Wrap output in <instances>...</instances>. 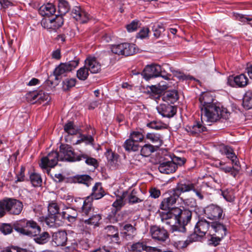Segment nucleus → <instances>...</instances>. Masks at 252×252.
<instances>
[{
  "label": "nucleus",
  "mask_w": 252,
  "mask_h": 252,
  "mask_svg": "<svg viewBox=\"0 0 252 252\" xmlns=\"http://www.w3.org/2000/svg\"><path fill=\"white\" fill-rule=\"evenodd\" d=\"M210 189L211 188L205 182H202L200 185H195L193 184H178L173 190V194L162 200L159 208L164 211H171L175 209L174 206L181 194L190 190H192L195 193L199 199L202 200L208 195Z\"/></svg>",
  "instance_id": "1"
},
{
  "label": "nucleus",
  "mask_w": 252,
  "mask_h": 252,
  "mask_svg": "<svg viewBox=\"0 0 252 252\" xmlns=\"http://www.w3.org/2000/svg\"><path fill=\"white\" fill-rule=\"evenodd\" d=\"M14 229L18 232L30 237H34V241L40 245L47 243L50 236L47 232L39 234L41 231L40 227L32 220L25 219L15 221L14 224Z\"/></svg>",
  "instance_id": "2"
},
{
  "label": "nucleus",
  "mask_w": 252,
  "mask_h": 252,
  "mask_svg": "<svg viewBox=\"0 0 252 252\" xmlns=\"http://www.w3.org/2000/svg\"><path fill=\"white\" fill-rule=\"evenodd\" d=\"M211 230V224L205 219H200L195 225L194 232L190 234L185 241L183 240L184 236L179 240L175 239L174 246L180 249L186 247L192 242L200 241L206 233L209 234Z\"/></svg>",
  "instance_id": "3"
},
{
  "label": "nucleus",
  "mask_w": 252,
  "mask_h": 252,
  "mask_svg": "<svg viewBox=\"0 0 252 252\" xmlns=\"http://www.w3.org/2000/svg\"><path fill=\"white\" fill-rule=\"evenodd\" d=\"M106 193L102 187L101 183L97 182L95 184L92 189V192L90 196L85 198H78L75 200V202H79L82 205L79 210L80 213L83 215H89L94 210L93 206V199L98 200L102 198Z\"/></svg>",
  "instance_id": "4"
},
{
  "label": "nucleus",
  "mask_w": 252,
  "mask_h": 252,
  "mask_svg": "<svg viewBox=\"0 0 252 252\" xmlns=\"http://www.w3.org/2000/svg\"><path fill=\"white\" fill-rule=\"evenodd\" d=\"M159 217L161 222L171 227V230L172 232H174V236H172L173 242L175 240L176 236H180L179 239L182 238L183 236V234L181 233H185L186 231V228L184 227L178 228V226L176 224V219L174 214V209L171 211H167V212H159Z\"/></svg>",
  "instance_id": "5"
},
{
  "label": "nucleus",
  "mask_w": 252,
  "mask_h": 252,
  "mask_svg": "<svg viewBox=\"0 0 252 252\" xmlns=\"http://www.w3.org/2000/svg\"><path fill=\"white\" fill-rule=\"evenodd\" d=\"M227 229L225 226L218 221L211 223V230L209 231L211 236L209 239L210 244L217 246L220 244L222 239L226 234Z\"/></svg>",
  "instance_id": "6"
},
{
  "label": "nucleus",
  "mask_w": 252,
  "mask_h": 252,
  "mask_svg": "<svg viewBox=\"0 0 252 252\" xmlns=\"http://www.w3.org/2000/svg\"><path fill=\"white\" fill-rule=\"evenodd\" d=\"M200 110H224L220 103L214 102V96L210 92H204L199 96Z\"/></svg>",
  "instance_id": "7"
},
{
  "label": "nucleus",
  "mask_w": 252,
  "mask_h": 252,
  "mask_svg": "<svg viewBox=\"0 0 252 252\" xmlns=\"http://www.w3.org/2000/svg\"><path fill=\"white\" fill-rule=\"evenodd\" d=\"M80 152L75 153L70 145L62 144L60 146L61 159L69 162L80 161Z\"/></svg>",
  "instance_id": "8"
},
{
  "label": "nucleus",
  "mask_w": 252,
  "mask_h": 252,
  "mask_svg": "<svg viewBox=\"0 0 252 252\" xmlns=\"http://www.w3.org/2000/svg\"><path fill=\"white\" fill-rule=\"evenodd\" d=\"M175 217L176 219V224L178 226V228L181 227H185V226L190 221L192 213L188 209L182 210L178 207L174 209Z\"/></svg>",
  "instance_id": "9"
},
{
  "label": "nucleus",
  "mask_w": 252,
  "mask_h": 252,
  "mask_svg": "<svg viewBox=\"0 0 252 252\" xmlns=\"http://www.w3.org/2000/svg\"><path fill=\"white\" fill-rule=\"evenodd\" d=\"M82 217H88L87 219H82V223L84 227L87 229H94L99 226L100 220L102 219L101 215L96 212H94V209L89 215H83L80 213Z\"/></svg>",
  "instance_id": "10"
},
{
  "label": "nucleus",
  "mask_w": 252,
  "mask_h": 252,
  "mask_svg": "<svg viewBox=\"0 0 252 252\" xmlns=\"http://www.w3.org/2000/svg\"><path fill=\"white\" fill-rule=\"evenodd\" d=\"M63 24V19L61 16L56 15L54 18H43L41 21L42 27L48 30L56 31Z\"/></svg>",
  "instance_id": "11"
},
{
  "label": "nucleus",
  "mask_w": 252,
  "mask_h": 252,
  "mask_svg": "<svg viewBox=\"0 0 252 252\" xmlns=\"http://www.w3.org/2000/svg\"><path fill=\"white\" fill-rule=\"evenodd\" d=\"M6 211L9 214L14 215H19L23 208V203L17 199L13 198L5 199Z\"/></svg>",
  "instance_id": "12"
},
{
  "label": "nucleus",
  "mask_w": 252,
  "mask_h": 252,
  "mask_svg": "<svg viewBox=\"0 0 252 252\" xmlns=\"http://www.w3.org/2000/svg\"><path fill=\"white\" fill-rule=\"evenodd\" d=\"M58 160V153L56 151H52L47 156L41 158L39 165L43 169L53 168L57 164Z\"/></svg>",
  "instance_id": "13"
},
{
  "label": "nucleus",
  "mask_w": 252,
  "mask_h": 252,
  "mask_svg": "<svg viewBox=\"0 0 252 252\" xmlns=\"http://www.w3.org/2000/svg\"><path fill=\"white\" fill-rule=\"evenodd\" d=\"M49 95L42 90H35L26 94V99L30 103L34 104L36 102L41 103V101L47 100Z\"/></svg>",
  "instance_id": "14"
},
{
  "label": "nucleus",
  "mask_w": 252,
  "mask_h": 252,
  "mask_svg": "<svg viewBox=\"0 0 252 252\" xmlns=\"http://www.w3.org/2000/svg\"><path fill=\"white\" fill-rule=\"evenodd\" d=\"M150 234L153 239L160 242H165L169 238L167 231L157 225L151 226Z\"/></svg>",
  "instance_id": "15"
},
{
  "label": "nucleus",
  "mask_w": 252,
  "mask_h": 252,
  "mask_svg": "<svg viewBox=\"0 0 252 252\" xmlns=\"http://www.w3.org/2000/svg\"><path fill=\"white\" fill-rule=\"evenodd\" d=\"M178 92L176 90H170L164 92L163 94L162 100L167 103L168 105L165 108L162 107L161 110H163L164 109L174 110L175 106L171 105L169 104H173L178 99Z\"/></svg>",
  "instance_id": "16"
},
{
  "label": "nucleus",
  "mask_w": 252,
  "mask_h": 252,
  "mask_svg": "<svg viewBox=\"0 0 252 252\" xmlns=\"http://www.w3.org/2000/svg\"><path fill=\"white\" fill-rule=\"evenodd\" d=\"M67 241V235L65 230H58L52 236V245L55 247L64 246Z\"/></svg>",
  "instance_id": "17"
},
{
  "label": "nucleus",
  "mask_w": 252,
  "mask_h": 252,
  "mask_svg": "<svg viewBox=\"0 0 252 252\" xmlns=\"http://www.w3.org/2000/svg\"><path fill=\"white\" fill-rule=\"evenodd\" d=\"M143 77L147 80L152 78L160 76L161 73V67L158 64L147 65L143 71Z\"/></svg>",
  "instance_id": "18"
},
{
  "label": "nucleus",
  "mask_w": 252,
  "mask_h": 252,
  "mask_svg": "<svg viewBox=\"0 0 252 252\" xmlns=\"http://www.w3.org/2000/svg\"><path fill=\"white\" fill-rule=\"evenodd\" d=\"M204 212L208 219L216 220L221 218L223 211L218 205L211 204L205 208Z\"/></svg>",
  "instance_id": "19"
},
{
  "label": "nucleus",
  "mask_w": 252,
  "mask_h": 252,
  "mask_svg": "<svg viewBox=\"0 0 252 252\" xmlns=\"http://www.w3.org/2000/svg\"><path fill=\"white\" fill-rule=\"evenodd\" d=\"M85 65L92 73H97L101 70V64L95 57H87L85 60Z\"/></svg>",
  "instance_id": "20"
},
{
  "label": "nucleus",
  "mask_w": 252,
  "mask_h": 252,
  "mask_svg": "<svg viewBox=\"0 0 252 252\" xmlns=\"http://www.w3.org/2000/svg\"><path fill=\"white\" fill-rule=\"evenodd\" d=\"M72 17L80 23H87L90 18V15L80 7L76 6L71 12Z\"/></svg>",
  "instance_id": "21"
},
{
  "label": "nucleus",
  "mask_w": 252,
  "mask_h": 252,
  "mask_svg": "<svg viewBox=\"0 0 252 252\" xmlns=\"http://www.w3.org/2000/svg\"><path fill=\"white\" fill-rule=\"evenodd\" d=\"M158 169L161 173L169 174L175 172L177 169V166L171 160H164L159 161Z\"/></svg>",
  "instance_id": "22"
},
{
  "label": "nucleus",
  "mask_w": 252,
  "mask_h": 252,
  "mask_svg": "<svg viewBox=\"0 0 252 252\" xmlns=\"http://www.w3.org/2000/svg\"><path fill=\"white\" fill-rule=\"evenodd\" d=\"M186 129L190 134L196 136L201 132L206 131L207 128L203 125L202 121H196L192 125L187 126Z\"/></svg>",
  "instance_id": "23"
},
{
  "label": "nucleus",
  "mask_w": 252,
  "mask_h": 252,
  "mask_svg": "<svg viewBox=\"0 0 252 252\" xmlns=\"http://www.w3.org/2000/svg\"><path fill=\"white\" fill-rule=\"evenodd\" d=\"M61 216V221L67 220L69 222L73 223L76 220L78 216L77 211L72 208H66L63 209L60 214Z\"/></svg>",
  "instance_id": "24"
},
{
  "label": "nucleus",
  "mask_w": 252,
  "mask_h": 252,
  "mask_svg": "<svg viewBox=\"0 0 252 252\" xmlns=\"http://www.w3.org/2000/svg\"><path fill=\"white\" fill-rule=\"evenodd\" d=\"M248 78L244 74H241L234 77H229L228 79V83L230 86H233V85L231 83L234 82L239 87H245L248 85Z\"/></svg>",
  "instance_id": "25"
},
{
  "label": "nucleus",
  "mask_w": 252,
  "mask_h": 252,
  "mask_svg": "<svg viewBox=\"0 0 252 252\" xmlns=\"http://www.w3.org/2000/svg\"><path fill=\"white\" fill-rule=\"evenodd\" d=\"M106 238L110 240L112 243H118L120 238L118 229L112 225H108L105 228Z\"/></svg>",
  "instance_id": "26"
},
{
  "label": "nucleus",
  "mask_w": 252,
  "mask_h": 252,
  "mask_svg": "<svg viewBox=\"0 0 252 252\" xmlns=\"http://www.w3.org/2000/svg\"><path fill=\"white\" fill-rule=\"evenodd\" d=\"M222 111H204V114L202 112L201 114V119H206L208 123H214L217 122L220 118L221 112Z\"/></svg>",
  "instance_id": "27"
},
{
  "label": "nucleus",
  "mask_w": 252,
  "mask_h": 252,
  "mask_svg": "<svg viewBox=\"0 0 252 252\" xmlns=\"http://www.w3.org/2000/svg\"><path fill=\"white\" fill-rule=\"evenodd\" d=\"M55 6L51 3H47L42 5L38 9L39 13L42 16L49 17L56 12Z\"/></svg>",
  "instance_id": "28"
},
{
  "label": "nucleus",
  "mask_w": 252,
  "mask_h": 252,
  "mask_svg": "<svg viewBox=\"0 0 252 252\" xmlns=\"http://www.w3.org/2000/svg\"><path fill=\"white\" fill-rule=\"evenodd\" d=\"M121 234L126 240H131L136 234V228L131 224H126L124 225Z\"/></svg>",
  "instance_id": "29"
},
{
  "label": "nucleus",
  "mask_w": 252,
  "mask_h": 252,
  "mask_svg": "<svg viewBox=\"0 0 252 252\" xmlns=\"http://www.w3.org/2000/svg\"><path fill=\"white\" fill-rule=\"evenodd\" d=\"M146 138L155 145L154 147L159 148L163 144L162 137L159 134L148 133L146 134Z\"/></svg>",
  "instance_id": "30"
},
{
  "label": "nucleus",
  "mask_w": 252,
  "mask_h": 252,
  "mask_svg": "<svg viewBox=\"0 0 252 252\" xmlns=\"http://www.w3.org/2000/svg\"><path fill=\"white\" fill-rule=\"evenodd\" d=\"M80 161L83 159L85 160V163L90 166H93L94 168L98 166V163L97 160L93 158L90 157L87 154L83 152H80L79 158Z\"/></svg>",
  "instance_id": "31"
},
{
  "label": "nucleus",
  "mask_w": 252,
  "mask_h": 252,
  "mask_svg": "<svg viewBox=\"0 0 252 252\" xmlns=\"http://www.w3.org/2000/svg\"><path fill=\"white\" fill-rule=\"evenodd\" d=\"M105 155L107 158L108 163L113 166L116 167L117 165L119 155L113 152L111 150L107 149Z\"/></svg>",
  "instance_id": "32"
},
{
  "label": "nucleus",
  "mask_w": 252,
  "mask_h": 252,
  "mask_svg": "<svg viewBox=\"0 0 252 252\" xmlns=\"http://www.w3.org/2000/svg\"><path fill=\"white\" fill-rule=\"evenodd\" d=\"M243 106L246 109H252V91H247L243 99Z\"/></svg>",
  "instance_id": "33"
},
{
  "label": "nucleus",
  "mask_w": 252,
  "mask_h": 252,
  "mask_svg": "<svg viewBox=\"0 0 252 252\" xmlns=\"http://www.w3.org/2000/svg\"><path fill=\"white\" fill-rule=\"evenodd\" d=\"M70 8L68 2L65 0H60L58 3V15L61 16L63 17L67 13Z\"/></svg>",
  "instance_id": "34"
},
{
  "label": "nucleus",
  "mask_w": 252,
  "mask_h": 252,
  "mask_svg": "<svg viewBox=\"0 0 252 252\" xmlns=\"http://www.w3.org/2000/svg\"><path fill=\"white\" fill-rule=\"evenodd\" d=\"M124 147L126 151L134 152L138 151L140 148L138 143L130 138L125 142Z\"/></svg>",
  "instance_id": "35"
},
{
  "label": "nucleus",
  "mask_w": 252,
  "mask_h": 252,
  "mask_svg": "<svg viewBox=\"0 0 252 252\" xmlns=\"http://www.w3.org/2000/svg\"><path fill=\"white\" fill-rule=\"evenodd\" d=\"M123 55L131 56L137 52L135 45L128 43H123Z\"/></svg>",
  "instance_id": "36"
},
{
  "label": "nucleus",
  "mask_w": 252,
  "mask_h": 252,
  "mask_svg": "<svg viewBox=\"0 0 252 252\" xmlns=\"http://www.w3.org/2000/svg\"><path fill=\"white\" fill-rule=\"evenodd\" d=\"M30 179L32 186L34 187H39L42 185V179L38 173H32L30 175Z\"/></svg>",
  "instance_id": "37"
},
{
  "label": "nucleus",
  "mask_w": 252,
  "mask_h": 252,
  "mask_svg": "<svg viewBox=\"0 0 252 252\" xmlns=\"http://www.w3.org/2000/svg\"><path fill=\"white\" fill-rule=\"evenodd\" d=\"M60 209V206L57 202L52 201L49 203L48 206V211L49 214L52 216H56L58 215L60 216L59 211Z\"/></svg>",
  "instance_id": "38"
},
{
  "label": "nucleus",
  "mask_w": 252,
  "mask_h": 252,
  "mask_svg": "<svg viewBox=\"0 0 252 252\" xmlns=\"http://www.w3.org/2000/svg\"><path fill=\"white\" fill-rule=\"evenodd\" d=\"M155 151L156 149L154 146L151 144H146L141 147L140 153L141 155L143 157H147L151 155V154Z\"/></svg>",
  "instance_id": "39"
},
{
  "label": "nucleus",
  "mask_w": 252,
  "mask_h": 252,
  "mask_svg": "<svg viewBox=\"0 0 252 252\" xmlns=\"http://www.w3.org/2000/svg\"><path fill=\"white\" fill-rule=\"evenodd\" d=\"M69 72L64 63H60L54 70V74L55 79L58 80L59 77L66 72Z\"/></svg>",
  "instance_id": "40"
},
{
  "label": "nucleus",
  "mask_w": 252,
  "mask_h": 252,
  "mask_svg": "<svg viewBox=\"0 0 252 252\" xmlns=\"http://www.w3.org/2000/svg\"><path fill=\"white\" fill-rule=\"evenodd\" d=\"M64 131L69 135L76 134L78 129L74 126L72 122H69L65 124L63 126Z\"/></svg>",
  "instance_id": "41"
},
{
  "label": "nucleus",
  "mask_w": 252,
  "mask_h": 252,
  "mask_svg": "<svg viewBox=\"0 0 252 252\" xmlns=\"http://www.w3.org/2000/svg\"><path fill=\"white\" fill-rule=\"evenodd\" d=\"M89 70L84 64L83 67H81L77 70L76 73L77 78L80 80H86L89 75Z\"/></svg>",
  "instance_id": "42"
},
{
  "label": "nucleus",
  "mask_w": 252,
  "mask_h": 252,
  "mask_svg": "<svg viewBox=\"0 0 252 252\" xmlns=\"http://www.w3.org/2000/svg\"><path fill=\"white\" fill-rule=\"evenodd\" d=\"M221 195L227 202H233L235 200L234 193L232 189H226L222 190Z\"/></svg>",
  "instance_id": "43"
},
{
  "label": "nucleus",
  "mask_w": 252,
  "mask_h": 252,
  "mask_svg": "<svg viewBox=\"0 0 252 252\" xmlns=\"http://www.w3.org/2000/svg\"><path fill=\"white\" fill-rule=\"evenodd\" d=\"M126 193H127L126 192L125 193L124 192L122 196L117 197L116 200L113 202L112 206L117 211L120 210L125 204L124 199L125 198V195Z\"/></svg>",
  "instance_id": "44"
},
{
  "label": "nucleus",
  "mask_w": 252,
  "mask_h": 252,
  "mask_svg": "<svg viewBox=\"0 0 252 252\" xmlns=\"http://www.w3.org/2000/svg\"><path fill=\"white\" fill-rule=\"evenodd\" d=\"M57 216H52L49 214L48 217L45 218L44 223L49 227H55L59 225L57 222Z\"/></svg>",
  "instance_id": "45"
},
{
  "label": "nucleus",
  "mask_w": 252,
  "mask_h": 252,
  "mask_svg": "<svg viewBox=\"0 0 252 252\" xmlns=\"http://www.w3.org/2000/svg\"><path fill=\"white\" fill-rule=\"evenodd\" d=\"M147 126L152 129L161 130L166 128V125L160 122L152 121L147 124Z\"/></svg>",
  "instance_id": "46"
},
{
  "label": "nucleus",
  "mask_w": 252,
  "mask_h": 252,
  "mask_svg": "<svg viewBox=\"0 0 252 252\" xmlns=\"http://www.w3.org/2000/svg\"><path fill=\"white\" fill-rule=\"evenodd\" d=\"M76 80L74 78H66L63 82V89L64 91H67L72 87L75 86Z\"/></svg>",
  "instance_id": "47"
},
{
  "label": "nucleus",
  "mask_w": 252,
  "mask_h": 252,
  "mask_svg": "<svg viewBox=\"0 0 252 252\" xmlns=\"http://www.w3.org/2000/svg\"><path fill=\"white\" fill-rule=\"evenodd\" d=\"M149 89L148 90V92L152 95H158L157 97L159 96V95L161 94L163 92V89L161 88L160 85H152L149 87Z\"/></svg>",
  "instance_id": "48"
},
{
  "label": "nucleus",
  "mask_w": 252,
  "mask_h": 252,
  "mask_svg": "<svg viewBox=\"0 0 252 252\" xmlns=\"http://www.w3.org/2000/svg\"><path fill=\"white\" fill-rule=\"evenodd\" d=\"M91 179V177L88 175H78L74 177V181L78 183L86 185L88 186L89 182Z\"/></svg>",
  "instance_id": "49"
},
{
  "label": "nucleus",
  "mask_w": 252,
  "mask_h": 252,
  "mask_svg": "<svg viewBox=\"0 0 252 252\" xmlns=\"http://www.w3.org/2000/svg\"><path fill=\"white\" fill-rule=\"evenodd\" d=\"M147 246L143 242H137L131 246V250L133 252H142L146 251Z\"/></svg>",
  "instance_id": "50"
},
{
  "label": "nucleus",
  "mask_w": 252,
  "mask_h": 252,
  "mask_svg": "<svg viewBox=\"0 0 252 252\" xmlns=\"http://www.w3.org/2000/svg\"><path fill=\"white\" fill-rule=\"evenodd\" d=\"M152 30L154 32V36L157 38L164 31V29L162 26L158 24H155L152 27Z\"/></svg>",
  "instance_id": "51"
},
{
  "label": "nucleus",
  "mask_w": 252,
  "mask_h": 252,
  "mask_svg": "<svg viewBox=\"0 0 252 252\" xmlns=\"http://www.w3.org/2000/svg\"><path fill=\"white\" fill-rule=\"evenodd\" d=\"M15 222L13 223L14 224ZM13 228H14V224H13V226L8 223H3L0 226V232L4 235H7L10 234L13 230Z\"/></svg>",
  "instance_id": "52"
},
{
  "label": "nucleus",
  "mask_w": 252,
  "mask_h": 252,
  "mask_svg": "<svg viewBox=\"0 0 252 252\" xmlns=\"http://www.w3.org/2000/svg\"><path fill=\"white\" fill-rule=\"evenodd\" d=\"M79 63V59L75 58L74 60L69 61L64 63L68 71L69 72L74 69L78 65Z\"/></svg>",
  "instance_id": "53"
},
{
  "label": "nucleus",
  "mask_w": 252,
  "mask_h": 252,
  "mask_svg": "<svg viewBox=\"0 0 252 252\" xmlns=\"http://www.w3.org/2000/svg\"><path fill=\"white\" fill-rule=\"evenodd\" d=\"M26 170V168L22 166H21L20 170L19 172H18L16 174V180L15 181V183H17V182H23L25 179V172Z\"/></svg>",
  "instance_id": "54"
},
{
  "label": "nucleus",
  "mask_w": 252,
  "mask_h": 252,
  "mask_svg": "<svg viewBox=\"0 0 252 252\" xmlns=\"http://www.w3.org/2000/svg\"><path fill=\"white\" fill-rule=\"evenodd\" d=\"M129 138L138 143L143 140L144 136L142 133L139 131H133L130 134Z\"/></svg>",
  "instance_id": "55"
},
{
  "label": "nucleus",
  "mask_w": 252,
  "mask_h": 252,
  "mask_svg": "<svg viewBox=\"0 0 252 252\" xmlns=\"http://www.w3.org/2000/svg\"><path fill=\"white\" fill-rule=\"evenodd\" d=\"M139 27V22L133 20L129 24L127 25L126 28L128 32H133L136 31Z\"/></svg>",
  "instance_id": "56"
},
{
  "label": "nucleus",
  "mask_w": 252,
  "mask_h": 252,
  "mask_svg": "<svg viewBox=\"0 0 252 252\" xmlns=\"http://www.w3.org/2000/svg\"><path fill=\"white\" fill-rule=\"evenodd\" d=\"M123 43L114 45L111 47V51L113 53L119 55H123Z\"/></svg>",
  "instance_id": "57"
},
{
  "label": "nucleus",
  "mask_w": 252,
  "mask_h": 252,
  "mask_svg": "<svg viewBox=\"0 0 252 252\" xmlns=\"http://www.w3.org/2000/svg\"><path fill=\"white\" fill-rule=\"evenodd\" d=\"M78 244L75 240H73L70 245L65 248V252H73L75 251H78Z\"/></svg>",
  "instance_id": "58"
},
{
  "label": "nucleus",
  "mask_w": 252,
  "mask_h": 252,
  "mask_svg": "<svg viewBox=\"0 0 252 252\" xmlns=\"http://www.w3.org/2000/svg\"><path fill=\"white\" fill-rule=\"evenodd\" d=\"M81 140L86 144H93L94 138L90 135L81 134Z\"/></svg>",
  "instance_id": "59"
},
{
  "label": "nucleus",
  "mask_w": 252,
  "mask_h": 252,
  "mask_svg": "<svg viewBox=\"0 0 252 252\" xmlns=\"http://www.w3.org/2000/svg\"><path fill=\"white\" fill-rule=\"evenodd\" d=\"M171 161H173L175 163L176 166H182L186 161V158H180L177 156H174L171 159Z\"/></svg>",
  "instance_id": "60"
},
{
  "label": "nucleus",
  "mask_w": 252,
  "mask_h": 252,
  "mask_svg": "<svg viewBox=\"0 0 252 252\" xmlns=\"http://www.w3.org/2000/svg\"><path fill=\"white\" fill-rule=\"evenodd\" d=\"M150 31L148 28H143L137 33V37L141 39L148 37Z\"/></svg>",
  "instance_id": "61"
},
{
  "label": "nucleus",
  "mask_w": 252,
  "mask_h": 252,
  "mask_svg": "<svg viewBox=\"0 0 252 252\" xmlns=\"http://www.w3.org/2000/svg\"><path fill=\"white\" fill-rule=\"evenodd\" d=\"M223 153L226 156L227 158L229 159L232 158L236 155L233 152L232 148L229 147H225L223 149Z\"/></svg>",
  "instance_id": "62"
},
{
  "label": "nucleus",
  "mask_w": 252,
  "mask_h": 252,
  "mask_svg": "<svg viewBox=\"0 0 252 252\" xmlns=\"http://www.w3.org/2000/svg\"><path fill=\"white\" fill-rule=\"evenodd\" d=\"M149 192L150 194V196L154 198H158L161 192L159 189H157L155 188H152L150 189Z\"/></svg>",
  "instance_id": "63"
},
{
  "label": "nucleus",
  "mask_w": 252,
  "mask_h": 252,
  "mask_svg": "<svg viewBox=\"0 0 252 252\" xmlns=\"http://www.w3.org/2000/svg\"><path fill=\"white\" fill-rule=\"evenodd\" d=\"M1 252H27L25 249H21L15 247L7 248Z\"/></svg>",
  "instance_id": "64"
}]
</instances>
